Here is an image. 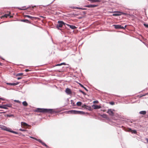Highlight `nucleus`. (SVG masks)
<instances>
[{"label": "nucleus", "instance_id": "nucleus-1", "mask_svg": "<svg viewBox=\"0 0 148 148\" xmlns=\"http://www.w3.org/2000/svg\"><path fill=\"white\" fill-rule=\"evenodd\" d=\"M34 112H41L43 114L48 113L53 114L58 113L59 111L55 109L51 108H37L34 110Z\"/></svg>", "mask_w": 148, "mask_h": 148}, {"label": "nucleus", "instance_id": "nucleus-2", "mask_svg": "<svg viewBox=\"0 0 148 148\" xmlns=\"http://www.w3.org/2000/svg\"><path fill=\"white\" fill-rule=\"evenodd\" d=\"M66 23H64L63 21L59 20L58 21V24L56 25V27L58 29L60 30L62 32H63V29L61 28L63 26L67 29H69L66 27Z\"/></svg>", "mask_w": 148, "mask_h": 148}, {"label": "nucleus", "instance_id": "nucleus-3", "mask_svg": "<svg viewBox=\"0 0 148 148\" xmlns=\"http://www.w3.org/2000/svg\"><path fill=\"white\" fill-rule=\"evenodd\" d=\"M68 113L71 114H79L81 115H84L86 114L89 115V113L88 112H85L83 111H78L76 110H70L68 111Z\"/></svg>", "mask_w": 148, "mask_h": 148}, {"label": "nucleus", "instance_id": "nucleus-4", "mask_svg": "<svg viewBox=\"0 0 148 148\" xmlns=\"http://www.w3.org/2000/svg\"><path fill=\"white\" fill-rule=\"evenodd\" d=\"M29 138H32L33 139L35 140L36 141H38L39 143H41L43 145L45 146L46 147H48V146L46 145L44 142H43L41 139H37L35 137H33L32 136H30Z\"/></svg>", "mask_w": 148, "mask_h": 148}, {"label": "nucleus", "instance_id": "nucleus-5", "mask_svg": "<svg viewBox=\"0 0 148 148\" xmlns=\"http://www.w3.org/2000/svg\"><path fill=\"white\" fill-rule=\"evenodd\" d=\"M1 108L8 110V107L12 108V105L10 103H7L6 104H1Z\"/></svg>", "mask_w": 148, "mask_h": 148}, {"label": "nucleus", "instance_id": "nucleus-6", "mask_svg": "<svg viewBox=\"0 0 148 148\" xmlns=\"http://www.w3.org/2000/svg\"><path fill=\"white\" fill-rule=\"evenodd\" d=\"M114 111H115L114 109H109L107 111V113H108L110 116H113L114 115V114L113 112Z\"/></svg>", "mask_w": 148, "mask_h": 148}, {"label": "nucleus", "instance_id": "nucleus-7", "mask_svg": "<svg viewBox=\"0 0 148 148\" xmlns=\"http://www.w3.org/2000/svg\"><path fill=\"white\" fill-rule=\"evenodd\" d=\"M36 5H34L33 6V5H29L27 7V8H26V6H23V7H22V8H24V9H22V8H20L19 7H17L16 8L18 9L21 10H27V9H28L29 8H30L31 7H32V8H33V7H36Z\"/></svg>", "mask_w": 148, "mask_h": 148}, {"label": "nucleus", "instance_id": "nucleus-8", "mask_svg": "<svg viewBox=\"0 0 148 148\" xmlns=\"http://www.w3.org/2000/svg\"><path fill=\"white\" fill-rule=\"evenodd\" d=\"M98 5H94V4H89L87 5H85L84 6V7L88 8H94L95 7H97Z\"/></svg>", "mask_w": 148, "mask_h": 148}, {"label": "nucleus", "instance_id": "nucleus-9", "mask_svg": "<svg viewBox=\"0 0 148 148\" xmlns=\"http://www.w3.org/2000/svg\"><path fill=\"white\" fill-rule=\"evenodd\" d=\"M92 107L93 109L95 110L100 109L101 108V107L100 105H98L95 104H93L92 106Z\"/></svg>", "mask_w": 148, "mask_h": 148}, {"label": "nucleus", "instance_id": "nucleus-10", "mask_svg": "<svg viewBox=\"0 0 148 148\" xmlns=\"http://www.w3.org/2000/svg\"><path fill=\"white\" fill-rule=\"evenodd\" d=\"M112 26L114 27L116 29H121L123 28L121 25H112Z\"/></svg>", "mask_w": 148, "mask_h": 148}, {"label": "nucleus", "instance_id": "nucleus-11", "mask_svg": "<svg viewBox=\"0 0 148 148\" xmlns=\"http://www.w3.org/2000/svg\"><path fill=\"white\" fill-rule=\"evenodd\" d=\"M1 129L3 130L9 132L10 128L9 127H7L6 126L3 125Z\"/></svg>", "mask_w": 148, "mask_h": 148}, {"label": "nucleus", "instance_id": "nucleus-12", "mask_svg": "<svg viewBox=\"0 0 148 148\" xmlns=\"http://www.w3.org/2000/svg\"><path fill=\"white\" fill-rule=\"evenodd\" d=\"M113 12L114 13L112 14L114 16H117L121 15V12L119 11H115Z\"/></svg>", "mask_w": 148, "mask_h": 148}, {"label": "nucleus", "instance_id": "nucleus-13", "mask_svg": "<svg viewBox=\"0 0 148 148\" xmlns=\"http://www.w3.org/2000/svg\"><path fill=\"white\" fill-rule=\"evenodd\" d=\"M19 83V82H17L16 83H6V84L10 86H15L16 85H18Z\"/></svg>", "mask_w": 148, "mask_h": 148}, {"label": "nucleus", "instance_id": "nucleus-14", "mask_svg": "<svg viewBox=\"0 0 148 148\" xmlns=\"http://www.w3.org/2000/svg\"><path fill=\"white\" fill-rule=\"evenodd\" d=\"M7 12H9V14H4L3 16H1V18H2V17L7 18L8 16H9V17L10 18H12V17H13V16H12L11 15H10V12L8 11Z\"/></svg>", "mask_w": 148, "mask_h": 148}, {"label": "nucleus", "instance_id": "nucleus-15", "mask_svg": "<svg viewBox=\"0 0 148 148\" xmlns=\"http://www.w3.org/2000/svg\"><path fill=\"white\" fill-rule=\"evenodd\" d=\"M65 92L67 95H70L71 93L72 92L71 89L69 88H67L65 89Z\"/></svg>", "mask_w": 148, "mask_h": 148}, {"label": "nucleus", "instance_id": "nucleus-16", "mask_svg": "<svg viewBox=\"0 0 148 148\" xmlns=\"http://www.w3.org/2000/svg\"><path fill=\"white\" fill-rule=\"evenodd\" d=\"M67 25L68 27H69L71 29H75L77 28V27L73 25H70L69 24L66 23V26Z\"/></svg>", "mask_w": 148, "mask_h": 148}, {"label": "nucleus", "instance_id": "nucleus-17", "mask_svg": "<svg viewBox=\"0 0 148 148\" xmlns=\"http://www.w3.org/2000/svg\"><path fill=\"white\" fill-rule=\"evenodd\" d=\"M20 21L30 24L31 23V22L27 19H21L20 20Z\"/></svg>", "mask_w": 148, "mask_h": 148}, {"label": "nucleus", "instance_id": "nucleus-18", "mask_svg": "<svg viewBox=\"0 0 148 148\" xmlns=\"http://www.w3.org/2000/svg\"><path fill=\"white\" fill-rule=\"evenodd\" d=\"M101 116L102 118H105L107 120H108L109 119V118L108 116V115L105 114H101Z\"/></svg>", "mask_w": 148, "mask_h": 148}, {"label": "nucleus", "instance_id": "nucleus-19", "mask_svg": "<svg viewBox=\"0 0 148 148\" xmlns=\"http://www.w3.org/2000/svg\"><path fill=\"white\" fill-rule=\"evenodd\" d=\"M62 65H66V63L65 62H62V63H60V64H57L56 65H53V67H55V66H61Z\"/></svg>", "mask_w": 148, "mask_h": 148}, {"label": "nucleus", "instance_id": "nucleus-20", "mask_svg": "<svg viewBox=\"0 0 148 148\" xmlns=\"http://www.w3.org/2000/svg\"><path fill=\"white\" fill-rule=\"evenodd\" d=\"M86 109L90 111H92L93 109L92 108L91 106H87V108H86Z\"/></svg>", "mask_w": 148, "mask_h": 148}, {"label": "nucleus", "instance_id": "nucleus-21", "mask_svg": "<svg viewBox=\"0 0 148 148\" xmlns=\"http://www.w3.org/2000/svg\"><path fill=\"white\" fill-rule=\"evenodd\" d=\"M147 112L145 110L141 111L139 112V113L143 115H145L146 114Z\"/></svg>", "mask_w": 148, "mask_h": 148}, {"label": "nucleus", "instance_id": "nucleus-22", "mask_svg": "<svg viewBox=\"0 0 148 148\" xmlns=\"http://www.w3.org/2000/svg\"><path fill=\"white\" fill-rule=\"evenodd\" d=\"M82 103L81 101L77 102L76 104V106L77 105L78 106H81L82 105Z\"/></svg>", "mask_w": 148, "mask_h": 148}, {"label": "nucleus", "instance_id": "nucleus-23", "mask_svg": "<svg viewBox=\"0 0 148 148\" xmlns=\"http://www.w3.org/2000/svg\"><path fill=\"white\" fill-rule=\"evenodd\" d=\"M9 132L14 134H18V132L12 130L11 128Z\"/></svg>", "mask_w": 148, "mask_h": 148}, {"label": "nucleus", "instance_id": "nucleus-24", "mask_svg": "<svg viewBox=\"0 0 148 148\" xmlns=\"http://www.w3.org/2000/svg\"><path fill=\"white\" fill-rule=\"evenodd\" d=\"M129 129L130 130H132V134H136L137 133V131L135 130H132L131 128H129Z\"/></svg>", "mask_w": 148, "mask_h": 148}, {"label": "nucleus", "instance_id": "nucleus-25", "mask_svg": "<svg viewBox=\"0 0 148 148\" xmlns=\"http://www.w3.org/2000/svg\"><path fill=\"white\" fill-rule=\"evenodd\" d=\"M24 17L25 18L27 17V18H30L31 20H32V16H30L29 15H24Z\"/></svg>", "mask_w": 148, "mask_h": 148}, {"label": "nucleus", "instance_id": "nucleus-26", "mask_svg": "<svg viewBox=\"0 0 148 148\" xmlns=\"http://www.w3.org/2000/svg\"><path fill=\"white\" fill-rule=\"evenodd\" d=\"M23 105L25 106H27L28 105V103L26 101H24L22 102Z\"/></svg>", "mask_w": 148, "mask_h": 148}, {"label": "nucleus", "instance_id": "nucleus-27", "mask_svg": "<svg viewBox=\"0 0 148 148\" xmlns=\"http://www.w3.org/2000/svg\"><path fill=\"white\" fill-rule=\"evenodd\" d=\"M4 116H7V117H10L12 116H14V115L13 114H5L4 115Z\"/></svg>", "mask_w": 148, "mask_h": 148}, {"label": "nucleus", "instance_id": "nucleus-28", "mask_svg": "<svg viewBox=\"0 0 148 148\" xmlns=\"http://www.w3.org/2000/svg\"><path fill=\"white\" fill-rule=\"evenodd\" d=\"M21 125L26 126H29V125L25 122H22L21 123Z\"/></svg>", "mask_w": 148, "mask_h": 148}, {"label": "nucleus", "instance_id": "nucleus-29", "mask_svg": "<svg viewBox=\"0 0 148 148\" xmlns=\"http://www.w3.org/2000/svg\"><path fill=\"white\" fill-rule=\"evenodd\" d=\"M101 2V1L100 0H92L91 1L92 3H93L95 2Z\"/></svg>", "mask_w": 148, "mask_h": 148}, {"label": "nucleus", "instance_id": "nucleus-30", "mask_svg": "<svg viewBox=\"0 0 148 148\" xmlns=\"http://www.w3.org/2000/svg\"><path fill=\"white\" fill-rule=\"evenodd\" d=\"M80 86L81 87H82V88H83L85 90H86V91H88V89H87L86 87H84L83 85H81Z\"/></svg>", "mask_w": 148, "mask_h": 148}, {"label": "nucleus", "instance_id": "nucleus-31", "mask_svg": "<svg viewBox=\"0 0 148 148\" xmlns=\"http://www.w3.org/2000/svg\"><path fill=\"white\" fill-rule=\"evenodd\" d=\"M70 16H73V17H75V14L74 12H72L69 14Z\"/></svg>", "mask_w": 148, "mask_h": 148}, {"label": "nucleus", "instance_id": "nucleus-32", "mask_svg": "<svg viewBox=\"0 0 148 148\" xmlns=\"http://www.w3.org/2000/svg\"><path fill=\"white\" fill-rule=\"evenodd\" d=\"M23 74V73H17L16 75V76H20L22 75Z\"/></svg>", "mask_w": 148, "mask_h": 148}, {"label": "nucleus", "instance_id": "nucleus-33", "mask_svg": "<svg viewBox=\"0 0 148 148\" xmlns=\"http://www.w3.org/2000/svg\"><path fill=\"white\" fill-rule=\"evenodd\" d=\"M82 107L83 108H84L86 109V108L87 107V106L86 104H84L82 106Z\"/></svg>", "mask_w": 148, "mask_h": 148}, {"label": "nucleus", "instance_id": "nucleus-34", "mask_svg": "<svg viewBox=\"0 0 148 148\" xmlns=\"http://www.w3.org/2000/svg\"><path fill=\"white\" fill-rule=\"evenodd\" d=\"M71 104L73 106H76V104H75V103L74 102H73V100H71Z\"/></svg>", "mask_w": 148, "mask_h": 148}, {"label": "nucleus", "instance_id": "nucleus-35", "mask_svg": "<svg viewBox=\"0 0 148 148\" xmlns=\"http://www.w3.org/2000/svg\"><path fill=\"white\" fill-rule=\"evenodd\" d=\"M19 130L21 131H22V132H25V131H27V130H25V129H21V128H20L19 129Z\"/></svg>", "mask_w": 148, "mask_h": 148}, {"label": "nucleus", "instance_id": "nucleus-36", "mask_svg": "<svg viewBox=\"0 0 148 148\" xmlns=\"http://www.w3.org/2000/svg\"><path fill=\"white\" fill-rule=\"evenodd\" d=\"M109 103L111 105H113L115 104L114 102L113 101L110 102Z\"/></svg>", "mask_w": 148, "mask_h": 148}, {"label": "nucleus", "instance_id": "nucleus-37", "mask_svg": "<svg viewBox=\"0 0 148 148\" xmlns=\"http://www.w3.org/2000/svg\"><path fill=\"white\" fill-rule=\"evenodd\" d=\"M143 25L145 27L148 28V24L147 23H144L143 24Z\"/></svg>", "mask_w": 148, "mask_h": 148}, {"label": "nucleus", "instance_id": "nucleus-38", "mask_svg": "<svg viewBox=\"0 0 148 148\" xmlns=\"http://www.w3.org/2000/svg\"><path fill=\"white\" fill-rule=\"evenodd\" d=\"M127 15V14L126 13L123 12H121V15Z\"/></svg>", "mask_w": 148, "mask_h": 148}, {"label": "nucleus", "instance_id": "nucleus-39", "mask_svg": "<svg viewBox=\"0 0 148 148\" xmlns=\"http://www.w3.org/2000/svg\"><path fill=\"white\" fill-rule=\"evenodd\" d=\"M55 0H53V1L52 2L50 3L49 4H48V5H43V7H46L47 6L49 5L50 4H51V3H52L53 2V1H54Z\"/></svg>", "mask_w": 148, "mask_h": 148}, {"label": "nucleus", "instance_id": "nucleus-40", "mask_svg": "<svg viewBox=\"0 0 148 148\" xmlns=\"http://www.w3.org/2000/svg\"><path fill=\"white\" fill-rule=\"evenodd\" d=\"M38 19V18L37 17H36L32 16V20H34V19L36 20V19Z\"/></svg>", "mask_w": 148, "mask_h": 148}, {"label": "nucleus", "instance_id": "nucleus-41", "mask_svg": "<svg viewBox=\"0 0 148 148\" xmlns=\"http://www.w3.org/2000/svg\"><path fill=\"white\" fill-rule=\"evenodd\" d=\"M19 136H21L22 135L23 136H25V135L23 134H22V133L21 132H18V134H17Z\"/></svg>", "mask_w": 148, "mask_h": 148}, {"label": "nucleus", "instance_id": "nucleus-42", "mask_svg": "<svg viewBox=\"0 0 148 148\" xmlns=\"http://www.w3.org/2000/svg\"><path fill=\"white\" fill-rule=\"evenodd\" d=\"M14 101L18 103H20L21 102L20 101L18 100H14Z\"/></svg>", "mask_w": 148, "mask_h": 148}, {"label": "nucleus", "instance_id": "nucleus-43", "mask_svg": "<svg viewBox=\"0 0 148 148\" xmlns=\"http://www.w3.org/2000/svg\"><path fill=\"white\" fill-rule=\"evenodd\" d=\"M98 102H99V101L97 100H95V101H94L93 102V103H98Z\"/></svg>", "mask_w": 148, "mask_h": 148}, {"label": "nucleus", "instance_id": "nucleus-44", "mask_svg": "<svg viewBox=\"0 0 148 148\" xmlns=\"http://www.w3.org/2000/svg\"><path fill=\"white\" fill-rule=\"evenodd\" d=\"M82 10H89V9H88L86 8H85H85H83V9H82Z\"/></svg>", "mask_w": 148, "mask_h": 148}, {"label": "nucleus", "instance_id": "nucleus-45", "mask_svg": "<svg viewBox=\"0 0 148 148\" xmlns=\"http://www.w3.org/2000/svg\"><path fill=\"white\" fill-rule=\"evenodd\" d=\"M127 25H125L124 27L122 26V27H123V28H122V29H125L126 28V27H127Z\"/></svg>", "mask_w": 148, "mask_h": 148}, {"label": "nucleus", "instance_id": "nucleus-46", "mask_svg": "<svg viewBox=\"0 0 148 148\" xmlns=\"http://www.w3.org/2000/svg\"><path fill=\"white\" fill-rule=\"evenodd\" d=\"M86 12H87L86 11H83L82 12V13L83 14L85 15L86 14Z\"/></svg>", "mask_w": 148, "mask_h": 148}, {"label": "nucleus", "instance_id": "nucleus-47", "mask_svg": "<svg viewBox=\"0 0 148 148\" xmlns=\"http://www.w3.org/2000/svg\"><path fill=\"white\" fill-rule=\"evenodd\" d=\"M135 121H136V120H130V121H129V122L130 123H132L133 122H135Z\"/></svg>", "mask_w": 148, "mask_h": 148}, {"label": "nucleus", "instance_id": "nucleus-48", "mask_svg": "<svg viewBox=\"0 0 148 148\" xmlns=\"http://www.w3.org/2000/svg\"><path fill=\"white\" fill-rule=\"evenodd\" d=\"M30 71V70H29V69H26L25 70V71L26 72H28L29 71Z\"/></svg>", "mask_w": 148, "mask_h": 148}, {"label": "nucleus", "instance_id": "nucleus-49", "mask_svg": "<svg viewBox=\"0 0 148 148\" xmlns=\"http://www.w3.org/2000/svg\"><path fill=\"white\" fill-rule=\"evenodd\" d=\"M75 6H71L70 7V8H73V9H75Z\"/></svg>", "mask_w": 148, "mask_h": 148}, {"label": "nucleus", "instance_id": "nucleus-50", "mask_svg": "<svg viewBox=\"0 0 148 148\" xmlns=\"http://www.w3.org/2000/svg\"><path fill=\"white\" fill-rule=\"evenodd\" d=\"M0 100H2L3 101L5 100V99L3 98H2V97H0Z\"/></svg>", "mask_w": 148, "mask_h": 148}, {"label": "nucleus", "instance_id": "nucleus-51", "mask_svg": "<svg viewBox=\"0 0 148 148\" xmlns=\"http://www.w3.org/2000/svg\"><path fill=\"white\" fill-rule=\"evenodd\" d=\"M147 95H148V92L143 95V96H144Z\"/></svg>", "mask_w": 148, "mask_h": 148}, {"label": "nucleus", "instance_id": "nucleus-52", "mask_svg": "<svg viewBox=\"0 0 148 148\" xmlns=\"http://www.w3.org/2000/svg\"><path fill=\"white\" fill-rule=\"evenodd\" d=\"M22 77H18L17 78V79L18 80H20V79H22Z\"/></svg>", "mask_w": 148, "mask_h": 148}, {"label": "nucleus", "instance_id": "nucleus-53", "mask_svg": "<svg viewBox=\"0 0 148 148\" xmlns=\"http://www.w3.org/2000/svg\"><path fill=\"white\" fill-rule=\"evenodd\" d=\"M79 14H80V15H82V14H81V13H80V14H75V16H78L79 15Z\"/></svg>", "mask_w": 148, "mask_h": 148}, {"label": "nucleus", "instance_id": "nucleus-54", "mask_svg": "<svg viewBox=\"0 0 148 148\" xmlns=\"http://www.w3.org/2000/svg\"><path fill=\"white\" fill-rule=\"evenodd\" d=\"M84 95H87L84 91H83V92L82 93Z\"/></svg>", "mask_w": 148, "mask_h": 148}, {"label": "nucleus", "instance_id": "nucleus-55", "mask_svg": "<svg viewBox=\"0 0 148 148\" xmlns=\"http://www.w3.org/2000/svg\"><path fill=\"white\" fill-rule=\"evenodd\" d=\"M7 112V111H6L5 112H0V114L5 113H6Z\"/></svg>", "mask_w": 148, "mask_h": 148}, {"label": "nucleus", "instance_id": "nucleus-56", "mask_svg": "<svg viewBox=\"0 0 148 148\" xmlns=\"http://www.w3.org/2000/svg\"><path fill=\"white\" fill-rule=\"evenodd\" d=\"M83 17V16H80V17H78L77 18L79 19H81Z\"/></svg>", "mask_w": 148, "mask_h": 148}, {"label": "nucleus", "instance_id": "nucleus-57", "mask_svg": "<svg viewBox=\"0 0 148 148\" xmlns=\"http://www.w3.org/2000/svg\"><path fill=\"white\" fill-rule=\"evenodd\" d=\"M76 82L80 86H81V85H82L81 84V83H79V82Z\"/></svg>", "mask_w": 148, "mask_h": 148}, {"label": "nucleus", "instance_id": "nucleus-58", "mask_svg": "<svg viewBox=\"0 0 148 148\" xmlns=\"http://www.w3.org/2000/svg\"><path fill=\"white\" fill-rule=\"evenodd\" d=\"M76 82L80 86H81V85H82L81 84V83H79V82Z\"/></svg>", "mask_w": 148, "mask_h": 148}, {"label": "nucleus", "instance_id": "nucleus-59", "mask_svg": "<svg viewBox=\"0 0 148 148\" xmlns=\"http://www.w3.org/2000/svg\"><path fill=\"white\" fill-rule=\"evenodd\" d=\"M0 58L1 59H2V60H5V59H4L1 56H0Z\"/></svg>", "mask_w": 148, "mask_h": 148}, {"label": "nucleus", "instance_id": "nucleus-60", "mask_svg": "<svg viewBox=\"0 0 148 148\" xmlns=\"http://www.w3.org/2000/svg\"><path fill=\"white\" fill-rule=\"evenodd\" d=\"M83 8L82 7H79V9L82 10Z\"/></svg>", "mask_w": 148, "mask_h": 148}, {"label": "nucleus", "instance_id": "nucleus-61", "mask_svg": "<svg viewBox=\"0 0 148 148\" xmlns=\"http://www.w3.org/2000/svg\"><path fill=\"white\" fill-rule=\"evenodd\" d=\"M79 91L81 93H82V92H83V91L82 90H80V89H79Z\"/></svg>", "mask_w": 148, "mask_h": 148}, {"label": "nucleus", "instance_id": "nucleus-62", "mask_svg": "<svg viewBox=\"0 0 148 148\" xmlns=\"http://www.w3.org/2000/svg\"><path fill=\"white\" fill-rule=\"evenodd\" d=\"M79 7L75 6V9H79Z\"/></svg>", "mask_w": 148, "mask_h": 148}, {"label": "nucleus", "instance_id": "nucleus-63", "mask_svg": "<svg viewBox=\"0 0 148 148\" xmlns=\"http://www.w3.org/2000/svg\"><path fill=\"white\" fill-rule=\"evenodd\" d=\"M146 140L147 141V142L148 143V138H145Z\"/></svg>", "mask_w": 148, "mask_h": 148}, {"label": "nucleus", "instance_id": "nucleus-64", "mask_svg": "<svg viewBox=\"0 0 148 148\" xmlns=\"http://www.w3.org/2000/svg\"><path fill=\"white\" fill-rule=\"evenodd\" d=\"M140 95V97H142L144 96H143V95Z\"/></svg>", "mask_w": 148, "mask_h": 148}]
</instances>
